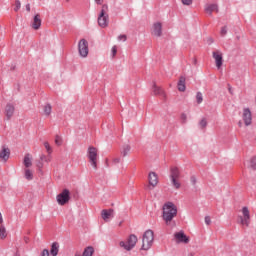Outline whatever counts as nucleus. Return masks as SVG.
Wrapping results in <instances>:
<instances>
[{
	"label": "nucleus",
	"instance_id": "obj_1",
	"mask_svg": "<svg viewBox=\"0 0 256 256\" xmlns=\"http://www.w3.org/2000/svg\"><path fill=\"white\" fill-rule=\"evenodd\" d=\"M163 220L165 221L166 225H169L171 221H173L174 217H177V206L173 204V202H166L163 205Z\"/></svg>",
	"mask_w": 256,
	"mask_h": 256
},
{
	"label": "nucleus",
	"instance_id": "obj_2",
	"mask_svg": "<svg viewBox=\"0 0 256 256\" xmlns=\"http://www.w3.org/2000/svg\"><path fill=\"white\" fill-rule=\"evenodd\" d=\"M153 241H155V234L153 230H146L142 238V247L143 251H149L153 246Z\"/></svg>",
	"mask_w": 256,
	"mask_h": 256
},
{
	"label": "nucleus",
	"instance_id": "obj_3",
	"mask_svg": "<svg viewBox=\"0 0 256 256\" xmlns=\"http://www.w3.org/2000/svg\"><path fill=\"white\" fill-rule=\"evenodd\" d=\"M107 11H109V6H107V4L102 5L101 12L98 16V25L102 28L109 25V15H107Z\"/></svg>",
	"mask_w": 256,
	"mask_h": 256
},
{
	"label": "nucleus",
	"instance_id": "obj_4",
	"mask_svg": "<svg viewBox=\"0 0 256 256\" xmlns=\"http://www.w3.org/2000/svg\"><path fill=\"white\" fill-rule=\"evenodd\" d=\"M181 177V171L178 167H172L170 169V181L175 189H181V183L177 181Z\"/></svg>",
	"mask_w": 256,
	"mask_h": 256
},
{
	"label": "nucleus",
	"instance_id": "obj_5",
	"mask_svg": "<svg viewBox=\"0 0 256 256\" xmlns=\"http://www.w3.org/2000/svg\"><path fill=\"white\" fill-rule=\"evenodd\" d=\"M242 215L243 216H238L239 223L245 227H249L251 223V214L249 212V208L244 206L242 208Z\"/></svg>",
	"mask_w": 256,
	"mask_h": 256
},
{
	"label": "nucleus",
	"instance_id": "obj_6",
	"mask_svg": "<svg viewBox=\"0 0 256 256\" xmlns=\"http://www.w3.org/2000/svg\"><path fill=\"white\" fill-rule=\"evenodd\" d=\"M71 199V193L69 189H64L60 194L56 196L58 205H67Z\"/></svg>",
	"mask_w": 256,
	"mask_h": 256
},
{
	"label": "nucleus",
	"instance_id": "obj_7",
	"mask_svg": "<svg viewBox=\"0 0 256 256\" xmlns=\"http://www.w3.org/2000/svg\"><path fill=\"white\" fill-rule=\"evenodd\" d=\"M135 245H137V237L134 234L129 236L127 242H120V247H123L126 251H131Z\"/></svg>",
	"mask_w": 256,
	"mask_h": 256
},
{
	"label": "nucleus",
	"instance_id": "obj_8",
	"mask_svg": "<svg viewBox=\"0 0 256 256\" xmlns=\"http://www.w3.org/2000/svg\"><path fill=\"white\" fill-rule=\"evenodd\" d=\"M88 159L93 169H97V148L93 146L88 148Z\"/></svg>",
	"mask_w": 256,
	"mask_h": 256
},
{
	"label": "nucleus",
	"instance_id": "obj_9",
	"mask_svg": "<svg viewBox=\"0 0 256 256\" xmlns=\"http://www.w3.org/2000/svg\"><path fill=\"white\" fill-rule=\"evenodd\" d=\"M78 51L80 56L84 58L87 57V55H89V42L85 39H81L78 43Z\"/></svg>",
	"mask_w": 256,
	"mask_h": 256
},
{
	"label": "nucleus",
	"instance_id": "obj_10",
	"mask_svg": "<svg viewBox=\"0 0 256 256\" xmlns=\"http://www.w3.org/2000/svg\"><path fill=\"white\" fill-rule=\"evenodd\" d=\"M242 119L246 127H249L253 123V114L249 108L243 109Z\"/></svg>",
	"mask_w": 256,
	"mask_h": 256
},
{
	"label": "nucleus",
	"instance_id": "obj_11",
	"mask_svg": "<svg viewBox=\"0 0 256 256\" xmlns=\"http://www.w3.org/2000/svg\"><path fill=\"white\" fill-rule=\"evenodd\" d=\"M212 57L215 60L217 69H221L223 67V53L221 51H214Z\"/></svg>",
	"mask_w": 256,
	"mask_h": 256
},
{
	"label": "nucleus",
	"instance_id": "obj_12",
	"mask_svg": "<svg viewBox=\"0 0 256 256\" xmlns=\"http://www.w3.org/2000/svg\"><path fill=\"white\" fill-rule=\"evenodd\" d=\"M174 238L176 243H184L185 245H187V243H189V237H187V235H185V232L180 231V232H176L174 234Z\"/></svg>",
	"mask_w": 256,
	"mask_h": 256
},
{
	"label": "nucleus",
	"instance_id": "obj_13",
	"mask_svg": "<svg viewBox=\"0 0 256 256\" xmlns=\"http://www.w3.org/2000/svg\"><path fill=\"white\" fill-rule=\"evenodd\" d=\"M10 157H11V150L7 146H2V149L0 151L1 161H3L4 163H7Z\"/></svg>",
	"mask_w": 256,
	"mask_h": 256
},
{
	"label": "nucleus",
	"instance_id": "obj_14",
	"mask_svg": "<svg viewBox=\"0 0 256 256\" xmlns=\"http://www.w3.org/2000/svg\"><path fill=\"white\" fill-rule=\"evenodd\" d=\"M152 92H153V95H158L159 97H162V99H167V94H165V90L157 86L155 82L153 83V86H152Z\"/></svg>",
	"mask_w": 256,
	"mask_h": 256
},
{
	"label": "nucleus",
	"instance_id": "obj_15",
	"mask_svg": "<svg viewBox=\"0 0 256 256\" xmlns=\"http://www.w3.org/2000/svg\"><path fill=\"white\" fill-rule=\"evenodd\" d=\"M152 35L155 37H161L163 35V24H161V22H156L153 24Z\"/></svg>",
	"mask_w": 256,
	"mask_h": 256
},
{
	"label": "nucleus",
	"instance_id": "obj_16",
	"mask_svg": "<svg viewBox=\"0 0 256 256\" xmlns=\"http://www.w3.org/2000/svg\"><path fill=\"white\" fill-rule=\"evenodd\" d=\"M148 181H149V185L152 188L157 187V184L159 183V177L157 176V173L150 172L148 175Z\"/></svg>",
	"mask_w": 256,
	"mask_h": 256
},
{
	"label": "nucleus",
	"instance_id": "obj_17",
	"mask_svg": "<svg viewBox=\"0 0 256 256\" xmlns=\"http://www.w3.org/2000/svg\"><path fill=\"white\" fill-rule=\"evenodd\" d=\"M15 113V106L11 103H8L5 108V115L7 117V120L11 119Z\"/></svg>",
	"mask_w": 256,
	"mask_h": 256
},
{
	"label": "nucleus",
	"instance_id": "obj_18",
	"mask_svg": "<svg viewBox=\"0 0 256 256\" xmlns=\"http://www.w3.org/2000/svg\"><path fill=\"white\" fill-rule=\"evenodd\" d=\"M32 28H34L35 31L41 28V16H39V14L34 16V19L32 22Z\"/></svg>",
	"mask_w": 256,
	"mask_h": 256
},
{
	"label": "nucleus",
	"instance_id": "obj_19",
	"mask_svg": "<svg viewBox=\"0 0 256 256\" xmlns=\"http://www.w3.org/2000/svg\"><path fill=\"white\" fill-rule=\"evenodd\" d=\"M205 11L208 15H213V11L219 12V7L217 4H209L205 7Z\"/></svg>",
	"mask_w": 256,
	"mask_h": 256
},
{
	"label": "nucleus",
	"instance_id": "obj_20",
	"mask_svg": "<svg viewBox=\"0 0 256 256\" xmlns=\"http://www.w3.org/2000/svg\"><path fill=\"white\" fill-rule=\"evenodd\" d=\"M59 244L58 242H53L51 244V248H50V255L51 256H58L59 255Z\"/></svg>",
	"mask_w": 256,
	"mask_h": 256
},
{
	"label": "nucleus",
	"instance_id": "obj_21",
	"mask_svg": "<svg viewBox=\"0 0 256 256\" xmlns=\"http://www.w3.org/2000/svg\"><path fill=\"white\" fill-rule=\"evenodd\" d=\"M101 216L104 221H109V218L113 216V209L102 210Z\"/></svg>",
	"mask_w": 256,
	"mask_h": 256
},
{
	"label": "nucleus",
	"instance_id": "obj_22",
	"mask_svg": "<svg viewBox=\"0 0 256 256\" xmlns=\"http://www.w3.org/2000/svg\"><path fill=\"white\" fill-rule=\"evenodd\" d=\"M185 81V76H180L178 81V91H181L182 93L185 92V90L187 89V87L185 86Z\"/></svg>",
	"mask_w": 256,
	"mask_h": 256
},
{
	"label": "nucleus",
	"instance_id": "obj_23",
	"mask_svg": "<svg viewBox=\"0 0 256 256\" xmlns=\"http://www.w3.org/2000/svg\"><path fill=\"white\" fill-rule=\"evenodd\" d=\"M93 253H95V249L92 246H88L84 249L82 255L75 254V256H93Z\"/></svg>",
	"mask_w": 256,
	"mask_h": 256
},
{
	"label": "nucleus",
	"instance_id": "obj_24",
	"mask_svg": "<svg viewBox=\"0 0 256 256\" xmlns=\"http://www.w3.org/2000/svg\"><path fill=\"white\" fill-rule=\"evenodd\" d=\"M129 153H131V145H129V144L123 145L122 149H121L122 157H127V155H129Z\"/></svg>",
	"mask_w": 256,
	"mask_h": 256
},
{
	"label": "nucleus",
	"instance_id": "obj_25",
	"mask_svg": "<svg viewBox=\"0 0 256 256\" xmlns=\"http://www.w3.org/2000/svg\"><path fill=\"white\" fill-rule=\"evenodd\" d=\"M24 167H26L27 169H29V167H31V165H33V162L31 160V154H26L24 156Z\"/></svg>",
	"mask_w": 256,
	"mask_h": 256
},
{
	"label": "nucleus",
	"instance_id": "obj_26",
	"mask_svg": "<svg viewBox=\"0 0 256 256\" xmlns=\"http://www.w3.org/2000/svg\"><path fill=\"white\" fill-rule=\"evenodd\" d=\"M51 111H52L51 104H46L44 106V113H45L46 117H49V115H51Z\"/></svg>",
	"mask_w": 256,
	"mask_h": 256
},
{
	"label": "nucleus",
	"instance_id": "obj_27",
	"mask_svg": "<svg viewBox=\"0 0 256 256\" xmlns=\"http://www.w3.org/2000/svg\"><path fill=\"white\" fill-rule=\"evenodd\" d=\"M25 179H27V181L33 180V172L31 170H25Z\"/></svg>",
	"mask_w": 256,
	"mask_h": 256
},
{
	"label": "nucleus",
	"instance_id": "obj_28",
	"mask_svg": "<svg viewBox=\"0 0 256 256\" xmlns=\"http://www.w3.org/2000/svg\"><path fill=\"white\" fill-rule=\"evenodd\" d=\"M5 237H7V230L5 226H0V238L5 239Z\"/></svg>",
	"mask_w": 256,
	"mask_h": 256
},
{
	"label": "nucleus",
	"instance_id": "obj_29",
	"mask_svg": "<svg viewBox=\"0 0 256 256\" xmlns=\"http://www.w3.org/2000/svg\"><path fill=\"white\" fill-rule=\"evenodd\" d=\"M196 101H197L198 105H201V103H203V93L197 92Z\"/></svg>",
	"mask_w": 256,
	"mask_h": 256
},
{
	"label": "nucleus",
	"instance_id": "obj_30",
	"mask_svg": "<svg viewBox=\"0 0 256 256\" xmlns=\"http://www.w3.org/2000/svg\"><path fill=\"white\" fill-rule=\"evenodd\" d=\"M44 147L48 155H51L53 153V148H51V145H49V142H44Z\"/></svg>",
	"mask_w": 256,
	"mask_h": 256
},
{
	"label": "nucleus",
	"instance_id": "obj_31",
	"mask_svg": "<svg viewBox=\"0 0 256 256\" xmlns=\"http://www.w3.org/2000/svg\"><path fill=\"white\" fill-rule=\"evenodd\" d=\"M250 168L253 169V171H256V157H252L250 160Z\"/></svg>",
	"mask_w": 256,
	"mask_h": 256
},
{
	"label": "nucleus",
	"instance_id": "obj_32",
	"mask_svg": "<svg viewBox=\"0 0 256 256\" xmlns=\"http://www.w3.org/2000/svg\"><path fill=\"white\" fill-rule=\"evenodd\" d=\"M55 144L58 145V146L63 145V139L61 138V136L56 135V137H55Z\"/></svg>",
	"mask_w": 256,
	"mask_h": 256
},
{
	"label": "nucleus",
	"instance_id": "obj_33",
	"mask_svg": "<svg viewBox=\"0 0 256 256\" xmlns=\"http://www.w3.org/2000/svg\"><path fill=\"white\" fill-rule=\"evenodd\" d=\"M40 160L44 161L45 163H49V162H51V157H47L45 154H42L40 156Z\"/></svg>",
	"mask_w": 256,
	"mask_h": 256
},
{
	"label": "nucleus",
	"instance_id": "obj_34",
	"mask_svg": "<svg viewBox=\"0 0 256 256\" xmlns=\"http://www.w3.org/2000/svg\"><path fill=\"white\" fill-rule=\"evenodd\" d=\"M180 121H181V123H182L183 125H185V123H187V114L182 113V114L180 115Z\"/></svg>",
	"mask_w": 256,
	"mask_h": 256
},
{
	"label": "nucleus",
	"instance_id": "obj_35",
	"mask_svg": "<svg viewBox=\"0 0 256 256\" xmlns=\"http://www.w3.org/2000/svg\"><path fill=\"white\" fill-rule=\"evenodd\" d=\"M199 125L201 129H205V127H207V119L203 118L202 120H200Z\"/></svg>",
	"mask_w": 256,
	"mask_h": 256
},
{
	"label": "nucleus",
	"instance_id": "obj_36",
	"mask_svg": "<svg viewBox=\"0 0 256 256\" xmlns=\"http://www.w3.org/2000/svg\"><path fill=\"white\" fill-rule=\"evenodd\" d=\"M19 9H21V1L19 0H16L15 1V8H14V11H19Z\"/></svg>",
	"mask_w": 256,
	"mask_h": 256
},
{
	"label": "nucleus",
	"instance_id": "obj_37",
	"mask_svg": "<svg viewBox=\"0 0 256 256\" xmlns=\"http://www.w3.org/2000/svg\"><path fill=\"white\" fill-rule=\"evenodd\" d=\"M221 37H225L227 35V26H223L220 31Z\"/></svg>",
	"mask_w": 256,
	"mask_h": 256
},
{
	"label": "nucleus",
	"instance_id": "obj_38",
	"mask_svg": "<svg viewBox=\"0 0 256 256\" xmlns=\"http://www.w3.org/2000/svg\"><path fill=\"white\" fill-rule=\"evenodd\" d=\"M115 55H117V47L113 46L111 49V57L114 59Z\"/></svg>",
	"mask_w": 256,
	"mask_h": 256
},
{
	"label": "nucleus",
	"instance_id": "obj_39",
	"mask_svg": "<svg viewBox=\"0 0 256 256\" xmlns=\"http://www.w3.org/2000/svg\"><path fill=\"white\" fill-rule=\"evenodd\" d=\"M118 41H127V35H125V34L119 35Z\"/></svg>",
	"mask_w": 256,
	"mask_h": 256
},
{
	"label": "nucleus",
	"instance_id": "obj_40",
	"mask_svg": "<svg viewBox=\"0 0 256 256\" xmlns=\"http://www.w3.org/2000/svg\"><path fill=\"white\" fill-rule=\"evenodd\" d=\"M40 256H50L49 249H43Z\"/></svg>",
	"mask_w": 256,
	"mask_h": 256
},
{
	"label": "nucleus",
	"instance_id": "obj_41",
	"mask_svg": "<svg viewBox=\"0 0 256 256\" xmlns=\"http://www.w3.org/2000/svg\"><path fill=\"white\" fill-rule=\"evenodd\" d=\"M182 3H183L184 5L189 6V5H192V4H193V0H182Z\"/></svg>",
	"mask_w": 256,
	"mask_h": 256
},
{
	"label": "nucleus",
	"instance_id": "obj_42",
	"mask_svg": "<svg viewBox=\"0 0 256 256\" xmlns=\"http://www.w3.org/2000/svg\"><path fill=\"white\" fill-rule=\"evenodd\" d=\"M190 181H191L192 185H197V178H195V176H192L190 178Z\"/></svg>",
	"mask_w": 256,
	"mask_h": 256
},
{
	"label": "nucleus",
	"instance_id": "obj_43",
	"mask_svg": "<svg viewBox=\"0 0 256 256\" xmlns=\"http://www.w3.org/2000/svg\"><path fill=\"white\" fill-rule=\"evenodd\" d=\"M205 223H206V225H211V217L206 216L205 217Z\"/></svg>",
	"mask_w": 256,
	"mask_h": 256
},
{
	"label": "nucleus",
	"instance_id": "obj_44",
	"mask_svg": "<svg viewBox=\"0 0 256 256\" xmlns=\"http://www.w3.org/2000/svg\"><path fill=\"white\" fill-rule=\"evenodd\" d=\"M113 163H121V158H115V159L113 160Z\"/></svg>",
	"mask_w": 256,
	"mask_h": 256
},
{
	"label": "nucleus",
	"instance_id": "obj_45",
	"mask_svg": "<svg viewBox=\"0 0 256 256\" xmlns=\"http://www.w3.org/2000/svg\"><path fill=\"white\" fill-rule=\"evenodd\" d=\"M95 3H97V5H103V0H95Z\"/></svg>",
	"mask_w": 256,
	"mask_h": 256
},
{
	"label": "nucleus",
	"instance_id": "obj_46",
	"mask_svg": "<svg viewBox=\"0 0 256 256\" xmlns=\"http://www.w3.org/2000/svg\"><path fill=\"white\" fill-rule=\"evenodd\" d=\"M26 11H28V12L31 11V5L30 4L26 5Z\"/></svg>",
	"mask_w": 256,
	"mask_h": 256
},
{
	"label": "nucleus",
	"instance_id": "obj_47",
	"mask_svg": "<svg viewBox=\"0 0 256 256\" xmlns=\"http://www.w3.org/2000/svg\"><path fill=\"white\" fill-rule=\"evenodd\" d=\"M1 223H3V214H1V212H0V225H1Z\"/></svg>",
	"mask_w": 256,
	"mask_h": 256
},
{
	"label": "nucleus",
	"instance_id": "obj_48",
	"mask_svg": "<svg viewBox=\"0 0 256 256\" xmlns=\"http://www.w3.org/2000/svg\"><path fill=\"white\" fill-rule=\"evenodd\" d=\"M241 125H242L241 122H239V127H241Z\"/></svg>",
	"mask_w": 256,
	"mask_h": 256
},
{
	"label": "nucleus",
	"instance_id": "obj_49",
	"mask_svg": "<svg viewBox=\"0 0 256 256\" xmlns=\"http://www.w3.org/2000/svg\"><path fill=\"white\" fill-rule=\"evenodd\" d=\"M211 43H213V39H210Z\"/></svg>",
	"mask_w": 256,
	"mask_h": 256
},
{
	"label": "nucleus",
	"instance_id": "obj_50",
	"mask_svg": "<svg viewBox=\"0 0 256 256\" xmlns=\"http://www.w3.org/2000/svg\"><path fill=\"white\" fill-rule=\"evenodd\" d=\"M211 43H213V39H210Z\"/></svg>",
	"mask_w": 256,
	"mask_h": 256
},
{
	"label": "nucleus",
	"instance_id": "obj_51",
	"mask_svg": "<svg viewBox=\"0 0 256 256\" xmlns=\"http://www.w3.org/2000/svg\"><path fill=\"white\" fill-rule=\"evenodd\" d=\"M229 92L231 93V89H229Z\"/></svg>",
	"mask_w": 256,
	"mask_h": 256
}]
</instances>
